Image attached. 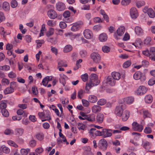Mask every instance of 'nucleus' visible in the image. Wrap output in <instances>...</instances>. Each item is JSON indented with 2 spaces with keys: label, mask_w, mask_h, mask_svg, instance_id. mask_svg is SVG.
Wrapping results in <instances>:
<instances>
[{
  "label": "nucleus",
  "mask_w": 155,
  "mask_h": 155,
  "mask_svg": "<svg viewBox=\"0 0 155 155\" xmlns=\"http://www.w3.org/2000/svg\"><path fill=\"white\" fill-rule=\"evenodd\" d=\"M125 107L124 104H121L117 106L114 110L115 114L118 116L121 117Z\"/></svg>",
  "instance_id": "obj_1"
},
{
  "label": "nucleus",
  "mask_w": 155,
  "mask_h": 155,
  "mask_svg": "<svg viewBox=\"0 0 155 155\" xmlns=\"http://www.w3.org/2000/svg\"><path fill=\"white\" fill-rule=\"evenodd\" d=\"M89 82L92 84L93 86L98 85L100 83V81L98 80L97 76L95 74H92L90 76Z\"/></svg>",
  "instance_id": "obj_2"
},
{
  "label": "nucleus",
  "mask_w": 155,
  "mask_h": 155,
  "mask_svg": "<svg viewBox=\"0 0 155 155\" xmlns=\"http://www.w3.org/2000/svg\"><path fill=\"white\" fill-rule=\"evenodd\" d=\"M107 143L106 140L104 139H102L100 140L98 143V147L101 149L105 150H106L107 147Z\"/></svg>",
  "instance_id": "obj_3"
},
{
  "label": "nucleus",
  "mask_w": 155,
  "mask_h": 155,
  "mask_svg": "<svg viewBox=\"0 0 155 155\" xmlns=\"http://www.w3.org/2000/svg\"><path fill=\"white\" fill-rule=\"evenodd\" d=\"M125 30V27L123 26H120L117 29L116 32L114 34V37L117 39H119L117 35L119 36H122L124 33Z\"/></svg>",
  "instance_id": "obj_4"
},
{
  "label": "nucleus",
  "mask_w": 155,
  "mask_h": 155,
  "mask_svg": "<svg viewBox=\"0 0 155 155\" xmlns=\"http://www.w3.org/2000/svg\"><path fill=\"white\" fill-rule=\"evenodd\" d=\"M147 89L143 86H140L139 87L136 91V93L137 95H142L146 93Z\"/></svg>",
  "instance_id": "obj_5"
},
{
  "label": "nucleus",
  "mask_w": 155,
  "mask_h": 155,
  "mask_svg": "<svg viewBox=\"0 0 155 155\" xmlns=\"http://www.w3.org/2000/svg\"><path fill=\"white\" fill-rule=\"evenodd\" d=\"M91 58L96 63H98L100 61L101 57L100 55L97 53L93 52L91 54Z\"/></svg>",
  "instance_id": "obj_6"
},
{
  "label": "nucleus",
  "mask_w": 155,
  "mask_h": 155,
  "mask_svg": "<svg viewBox=\"0 0 155 155\" xmlns=\"http://www.w3.org/2000/svg\"><path fill=\"white\" fill-rule=\"evenodd\" d=\"M132 128L134 131L141 132L143 129V127L138 124L136 122H134L132 124Z\"/></svg>",
  "instance_id": "obj_7"
},
{
  "label": "nucleus",
  "mask_w": 155,
  "mask_h": 155,
  "mask_svg": "<svg viewBox=\"0 0 155 155\" xmlns=\"http://www.w3.org/2000/svg\"><path fill=\"white\" fill-rule=\"evenodd\" d=\"M134 78L136 80L141 79V80L145 79V77L143 74L140 71H137L134 74Z\"/></svg>",
  "instance_id": "obj_8"
},
{
  "label": "nucleus",
  "mask_w": 155,
  "mask_h": 155,
  "mask_svg": "<svg viewBox=\"0 0 155 155\" xmlns=\"http://www.w3.org/2000/svg\"><path fill=\"white\" fill-rule=\"evenodd\" d=\"M130 16L132 18H136L138 15V11L134 7H132L130 9Z\"/></svg>",
  "instance_id": "obj_9"
},
{
  "label": "nucleus",
  "mask_w": 155,
  "mask_h": 155,
  "mask_svg": "<svg viewBox=\"0 0 155 155\" xmlns=\"http://www.w3.org/2000/svg\"><path fill=\"white\" fill-rule=\"evenodd\" d=\"M83 25V22L81 21H78L75 23L72 26L71 28V30L72 31H76L78 30L81 26Z\"/></svg>",
  "instance_id": "obj_10"
},
{
  "label": "nucleus",
  "mask_w": 155,
  "mask_h": 155,
  "mask_svg": "<svg viewBox=\"0 0 155 155\" xmlns=\"http://www.w3.org/2000/svg\"><path fill=\"white\" fill-rule=\"evenodd\" d=\"M112 130L111 129H103V137L104 138L111 137L112 135Z\"/></svg>",
  "instance_id": "obj_11"
},
{
  "label": "nucleus",
  "mask_w": 155,
  "mask_h": 155,
  "mask_svg": "<svg viewBox=\"0 0 155 155\" xmlns=\"http://www.w3.org/2000/svg\"><path fill=\"white\" fill-rule=\"evenodd\" d=\"M48 16L51 19H54L57 17V14L55 11L53 9L49 10L47 13Z\"/></svg>",
  "instance_id": "obj_12"
},
{
  "label": "nucleus",
  "mask_w": 155,
  "mask_h": 155,
  "mask_svg": "<svg viewBox=\"0 0 155 155\" xmlns=\"http://www.w3.org/2000/svg\"><path fill=\"white\" fill-rule=\"evenodd\" d=\"M84 37L87 39H90L93 36L92 32L88 29H86L84 30Z\"/></svg>",
  "instance_id": "obj_13"
},
{
  "label": "nucleus",
  "mask_w": 155,
  "mask_h": 155,
  "mask_svg": "<svg viewBox=\"0 0 155 155\" xmlns=\"http://www.w3.org/2000/svg\"><path fill=\"white\" fill-rule=\"evenodd\" d=\"M107 83L110 86H113L115 84L116 81L111 76H109L107 79Z\"/></svg>",
  "instance_id": "obj_14"
},
{
  "label": "nucleus",
  "mask_w": 155,
  "mask_h": 155,
  "mask_svg": "<svg viewBox=\"0 0 155 155\" xmlns=\"http://www.w3.org/2000/svg\"><path fill=\"white\" fill-rule=\"evenodd\" d=\"M56 9L58 11L64 10L65 8L64 4L61 2H58L56 5Z\"/></svg>",
  "instance_id": "obj_15"
},
{
  "label": "nucleus",
  "mask_w": 155,
  "mask_h": 155,
  "mask_svg": "<svg viewBox=\"0 0 155 155\" xmlns=\"http://www.w3.org/2000/svg\"><path fill=\"white\" fill-rule=\"evenodd\" d=\"M24 129L21 128H16L15 130V134L18 137L21 136L24 134Z\"/></svg>",
  "instance_id": "obj_16"
},
{
  "label": "nucleus",
  "mask_w": 155,
  "mask_h": 155,
  "mask_svg": "<svg viewBox=\"0 0 155 155\" xmlns=\"http://www.w3.org/2000/svg\"><path fill=\"white\" fill-rule=\"evenodd\" d=\"M135 31L138 35H143V31L142 28L139 26H136L135 28Z\"/></svg>",
  "instance_id": "obj_17"
},
{
  "label": "nucleus",
  "mask_w": 155,
  "mask_h": 155,
  "mask_svg": "<svg viewBox=\"0 0 155 155\" xmlns=\"http://www.w3.org/2000/svg\"><path fill=\"white\" fill-rule=\"evenodd\" d=\"M150 58L152 60L155 61V48H150Z\"/></svg>",
  "instance_id": "obj_18"
},
{
  "label": "nucleus",
  "mask_w": 155,
  "mask_h": 155,
  "mask_svg": "<svg viewBox=\"0 0 155 155\" xmlns=\"http://www.w3.org/2000/svg\"><path fill=\"white\" fill-rule=\"evenodd\" d=\"M122 119L123 121H126L129 116V112L128 110L125 111L123 114H122Z\"/></svg>",
  "instance_id": "obj_19"
},
{
  "label": "nucleus",
  "mask_w": 155,
  "mask_h": 155,
  "mask_svg": "<svg viewBox=\"0 0 155 155\" xmlns=\"http://www.w3.org/2000/svg\"><path fill=\"white\" fill-rule=\"evenodd\" d=\"M2 8L5 11H9L10 9L9 3L7 2H4L2 4Z\"/></svg>",
  "instance_id": "obj_20"
},
{
  "label": "nucleus",
  "mask_w": 155,
  "mask_h": 155,
  "mask_svg": "<svg viewBox=\"0 0 155 155\" xmlns=\"http://www.w3.org/2000/svg\"><path fill=\"white\" fill-rule=\"evenodd\" d=\"M101 107L98 105H94L92 108V112L94 113L100 112L101 110Z\"/></svg>",
  "instance_id": "obj_21"
},
{
  "label": "nucleus",
  "mask_w": 155,
  "mask_h": 155,
  "mask_svg": "<svg viewBox=\"0 0 155 155\" xmlns=\"http://www.w3.org/2000/svg\"><path fill=\"white\" fill-rule=\"evenodd\" d=\"M104 118V114L100 113L97 114L96 117V120L98 123H101L103 121Z\"/></svg>",
  "instance_id": "obj_22"
},
{
  "label": "nucleus",
  "mask_w": 155,
  "mask_h": 155,
  "mask_svg": "<svg viewBox=\"0 0 155 155\" xmlns=\"http://www.w3.org/2000/svg\"><path fill=\"white\" fill-rule=\"evenodd\" d=\"M111 77L116 81L119 80L120 78V74L117 72H114L111 73Z\"/></svg>",
  "instance_id": "obj_23"
},
{
  "label": "nucleus",
  "mask_w": 155,
  "mask_h": 155,
  "mask_svg": "<svg viewBox=\"0 0 155 155\" xmlns=\"http://www.w3.org/2000/svg\"><path fill=\"white\" fill-rule=\"evenodd\" d=\"M50 112L48 110H45V116H44V119H42L41 121L44 122L45 121L48 120H49L51 119V117L50 115Z\"/></svg>",
  "instance_id": "obj_24"
},
{
  "label": "nucleus",
  "mask_w": 155,
  "mask_h": 155,
  "mask_svg": "<svg viewBox=\"0 0 155 155\" xmlns=\"http://www.w3.org/2000/svg\"><path fill=\"white\" fill-rule=\"evenodd\" d=\"M107 36L105 33H102L100 34L99 37V40L102 42L105 41L107 39Z\"/></svg>",
  "instance_id": "obj_25"
},
{
  "label": "nucleus",
  "mask_w": 155,
  "mask_h": 155,
  "mask_svg": "<svg viewBox=\"0 0 155 155\" xmlns=\"http://www.w3.org/2000/svg\"><path fill=\"white\" fill-rule=\"evenodd\" d=\"M88 100L89 102L92 103H95L97 100V97L94 95H90L88 97Z\"/></svg>",
  "instance_id": "obj_26"
},
{
  "label": "nucleus",
  "mask_w": 155,
  "mask_h": 155,
  "mask_svg": "<svg viewBox=\"0 0 155 155\" xmlns=\"http://www.w3.org/2000/svg\"><path fill=\"white\" fill-rule=\"evenodd\" d=\"M132 44L136 47L140 48L142 46V42L140 39H137L135 42L134 43H133Z\"/></svg>",
  "instance_id": "obj_27"
},
{
  "label": "nucleus",
  "mask_w": 155,
  "mask_h": 155,
  "mask_svg": "<svg viewBox=\"0 0 155 155\" xmlns=\"http://www.w3.org/2000/svg\"><path fill=\"white\" fill-rule=\"evenodd\" d=\"M36 138L39 140L42 141L44 138V135L41 132L37 133L35 135Z\"/></svg>",
  "instance_id": "obj_28"
},
{
  "label": "nucleus",
  "mask_w": 155,
  "mask_h": 155,
  "mask_svg": "<svg viewBox=\"0 0 155 155\" xmlns=\"http://www.w3.org/2000/svg\"><path fill=\"white\" fill-rule=\"evenodd\" d=\"M153 100V97L150 95H148L145 97V101L147 103H150Z\"/></svg>",
  "instance_id": "obj_29"
},
{
  "label": "nucleus",
  "mask_w": 155,
  "mask_h": 155,
  "mask_svg": "<svg viewBox=\"0 0 155 155\" xmlns=\"http://www.w3.org/2000/svg\"><path fill=\"white\" fill-rule=\"evenodd\" d=\"M14 91V88H12L11 87H7L4 90V93L5 94L12 93H13Z\"/></svg>",
  "instance_id": "obj_30"
},
{
  "label": "nucleus",
  "mask_w": 155,
  "mask_h": 155,
  "mask_svg": "<svg viewBox=\"0 0 155 155\" xmlns=\"http://www.w3.org/2000/svg\"><path fill=\"white\" fill-rule=\"evenodd\" d=\"M86 117L87 120L91 122L94 121L95 120V116L93 114L87 115Z\"/></svg>",
  "instance_id": "obj_31"
},
{
  "label": "nucleus",
  "mask_w": 155,
  "mask_h": 155,
  "mask_svg": "<svg viewBox=\"0 0 155 155\" xmlns=\"http://www.w3.org/2000/svg\"><path fill=\"white\" fill-rule=\"evenodd\" d=\"M72 48L71 45H68L64 47L63 51L64 53L68 52L71 51Z\"/></svg>",
  "instance_id": "obj_32"
},
{
  "label": "nucleus",
  "mask_w": 155,
  "mask_h": 155,
  "mask_svg": "<svg viewBox=\"0 0 155 155\" xmlns=\"http://www.w3.org/2000/svg\"><path fill=\"white\" fill-rule=\"evenodd\" d=\"M93 85L91 83L89 82L86 84L85 86V90L87 93H90V89L93 87Z\"/></svg>",
  "instance_id": "obj_33"
},
{
  "label": "nucleus",
  "mask_w": 155,
  "mask_h": 155,
  "mask_svg": "<svg viewBox=\"0 0 155 155\" xmlns=\"http://www.w3.org/2000/svg\"><path fill=\"white\" fill-rule=\"evenodd\" d=\"M126 102L128 104H130L132 103L134 101V98L133 97H128L125 99Z\"/></svg>",
  "instance_id": "obj_34"
},
{
  "label": "nucleus",
  "mask_w": 155,
  "mask_h": 155,
  "mask_svg": "<svg viewBox=\"0 0 155 155\" xmlns=\"http://www.w3.org/2000/svg\"><path fill=\"white\" fill-rule=\"evenodd\" d=\"M85 93V91L84 90L82 89L80 90L78 93V98L81 99Z\"/></svg>",
  "instance_id": "obj_35"
},
{
  "label": "nucleus",
  "mask_w": 155,
  "mask_h": 155,
  "mask_svg": "<svg viewBox=\"0 0 155 155\" xmlns=\"http://www.w3.org/2000/svg\"><path fill=\"white\" fill-rule=\"evenodd\" d=\"M149 16L152 18H153L155 17V13L153 9L150 8H149V11L147 13Z\"/></svg>",
  "instance_id": "obj_36"
},
{
  "label": "nucleus",
  "mask_w": 155,
  "mask_h": 155,
  "mask_svg": "<svg viewBox=\"0 0 155 155\" xmlns=\"http://www.w3.org/2000/svg\"><path fill=\"white\" fill-rule=\"evenodd\" d=\"M66 78V76L64 75H63L60 76V78L59 79V82L60 83H61L64 86L65 84V78Z\"/></svg>",
  "instance_id": "obj_37"
},
{
  "label": "nucleus",
  "mask_w": 155,
  "mask_h": 155,
  "mask_svg": "<svg viewBox=\"0 0 155 155\" xmlns=\"http://www.w3.org/2000/svg\"><path fill=\"white\" fill-rule=\"evenodd\" d=\"M1 112L2 115L5 117H8L9 116V113L6 109H2L1 110Z\"/></svg>",
  "instance_id": "obj_38"
},
{
  "label": "nucleus",
  "mask_w": 155,
  "mask_h": 155,
  "mask_svg": "<svg viewBox=\"0 0 155 155\" xmlns=\"http://www.w3.org/2000/svg\"><path fill=\"white\" fill-rule=\"evenodd\" d=\"M30 152V150L28 148L27 149H22L21 150V152L22 155H27L28 153Z\"/></svg>",
  "instance_id": "obj_39"
},
{
  "label": "nucleus",
  "mask_w": 155,
  "mask_h": 155,
  "mask_svg": "<svg viewBox=\"0 0 155 155\" xmlns=\"http://www.w3.org/2000/svg\"><path fill=\"white\" fill-rule=\"evenodd\" d=\"M67 66V64H66L65 61H61L58 62V68L61 67H66Z\"/></svg>",
  "instance_id": "obj_40"
},
{
  "label": "nucleus",
  "mask_w": 155,
  "mask_h": 155,
  "mask_svg": "<svg viewBox=\"0 0 155 155\" xmlns=\"http://www.w3.org/2000/svg\"><path fill=\"white\" fill-rule=\"evenodd\" d=\"M131 2V0H122L121 3L122 5L124 6H127Z\"/></svg>",
  "instance_id": "obj_41"
},
{
  "label": "nucleus",
  "mask_w": 155,
  "mask_h": 155,
  "mask_svg": "<svg viewBox=\"0 0 155 155\" xmlns=\"http://www.w3.org/2000/svg\"><path fill=\"white\" fill-rule=\"evenodd\" d=\"M35 42L37 44V47L39 48L41 46L42 44L44 43L45 41L43 40H37Z\"/></svg>",
  "instance_id": "obj_42"
},
{
  "label": "nucleus",
  "mask_w": 155,
  "mask_h": 155,
  "mask_svg": "<svg viewBox=\"0 0 155 155\" xmlns=\"http://www.w3.org/2000/svg\"><path fill=\"white\" fill-rule=\"evenodd\" d=\"M54 33V29L53 28H49V30L47 32L46 35L47 37H49L53 35Z\"/></svg>",
  "instance_id": "obj_43"
},
{
  "label": "nucleus",
  "mask_w": 155,
  "mask_h": 155,
  "mask_svg": "<svg viewBox=\"0 0 155 155\" xmlns=\"http://www.w3.org/2000/svg\"><path fill=\"white\" fill-rule=\"evenodd\" d=\"M4 134L6 135H12L14 134V132L12 130L7 128L5 131Z\"/></svg>",
  "instance_id": "obj_44"
},
{
  "label": "nucleus",
  "mask_w": 155,
  "mask_h": 155,
  "mask_svg": "<svg viewBox=\"0 0 155 155\" xmlns=\"http://www.w3.org/2000/svg\"><path fill=\"white\" fill-rule=\"evenodd\" d=\"M10 5L12 8H15L18 5L17 2L15 0H12L10 3Z\"/></svg>",
  "instance_id": "obj_45"
},
{
  "label": "nucleus",
  "mask_w": 155,
  "mask_h": 155,
  "mask_svg": "<svg viewBox=\"0 0 155 155\" xmlns=\"http://www.w3.org/2000/svg\"><path fill=\"white\" fill-rule=\"evenodd\" d=\"M143 147L146 150H148L150 147V143L148 141H146L143 143Z\"/></svg>",
  "instance_id": "obj_46"
},
{
  "label": "nucleus",
  "mask_w": 155,
  "mask_h": 155,
  "mask_svg": "<svg viewBox=\"0 0 155 155\" xmlns=\"http://www.w3.org/2000/svg\"><path fill=\"white\" fill-rule=\"evenodd\" d=\"M145 4V2L143 1H138L136 2V5L137 7L139 8Z\"/></svg>",
  "instance_id": "obj_47"
},
{
  "label": "nucleus",
  "mask_w": 155,
  "mask_h": 155,
  "mask_svg": "<svg viewBox=\"0 0 155 155\" xmlns=\"http://www.w3.org/2000/svg\"><path fill=\"white\" fill-rule=\"evenodd\" d=\"M7 105L6 103L5 102L3 101H1L0 103V109H6L5 108L7 107Z\"/></svg>",
  "instance_id": "obj_48"
},
{
  "label": "nucleus",
  "mask_w": 155,
  "mask_h": 155,
  "mask_svg": "<svg viewBox=\"0 0 155 155\" xmlns=\"http://www.w3.org/2000/svg\"><path fill=\"white\" fill-rule=\"evenodd\" d=\"M2 148L3 152L5 153H8L10 152V149L6 147L2 146Z\"/></svg>",
  "instance_id": "obj_49"
},
{
  "label": "nucleus",
  "mask_w": 155,
  "mask_h": 155,
  "mask_svg": "<svg viewBox=\"0 0 155 155\" xmlns=\"http://www.w3.org/2000/svg\"><path fill=\"white\" fill-rule=\"evenodd\" d=\"M143 114L144 118L150 117L151 116V114L149 113L147 111H143Z\"/></svg>",
  "instance_id": "obj_50"
},
{
  "label": "nucleus",
  "mask_w": 155,
  "mask_h": 155,
  "mask_svg": "<svg viewBox=\"0 0 155 155\" xmlns=\"http://www.w3.org/2000/svg\"><path fill=\"white\" fill-rule=\"evenodd\" d=\"M81 78L84 82L87 81L88 78V76L87 73L83 74L81 76Z\"/></svg>",
  "instance_id": "obj_51"
},
{
  "label": "nucleus",
  "mask_w": 155,
  "mask_h": 155,
  "mask_svg": "<svg viewBox=\"0 0 155 155\" xmlns=\"http://www.w3.org/2000/svg\"><path fill=\"white\" fill-rule=\"evenodd\" d=\"M8 76L9 78L12 79L15 78L16 77V75L13 71H11L8 74Z\"/></svg>",
  "instance_id": "obj_52"
},
{
  "label": "nucleus",
  "mask_w": 155,
  "mask_h": 155,
  "mask_svg": "<svg viewBox=\"0 0 155 155\" xmlns=\"http://www.w3.org/2000/svg\"><path fill=\"white\" fill-rule=\"evenodd\" d=\"M2 82L4 85H8L10 83V81L7 78H3L2 80Z\"/></svg>",
  "instance_id": "obj_53"
},
{
  "label": "nucleus",
  "mask_w": 155,
  "mask_h": 155,
  "mask_svg": "<svg viewBox=\"0 0 155 155\" xmlns=\"http://www.w3.org/2000/svg\"><path fill=\"white\" fill-rule=\"evenodd\" d=\"M106 100L104 99H100L98 100L97 103L98 105L102 106L104 105L106 103Z\"/></svg>",
  "instance_id": "obj_54"
},
{
  "label": "nucleus",
  "mask_w": 155,
  "mask_h": 155,
  "mask_svg": "<svg viewBox=\"0 0 155 155\" xmlns=\"http://www.w3.org/2000/svg\"><path fill=\"white\" fill-rule=\"evenodd\" d=\"M131 64V62L130 60H128L125 62L123 64V67L125 68H126L129 66Z\"/></svg>",
  "instance_id": "obj_55"
},
{
  "label": "nucleus",
  "mask_w": 155,
  "mask_h": 155,
  "mask_svg": "<svg viewBox=\"0 0 155 155\" xmlns=\"http://www.w3.org/2000/svg\"><path fill=\"white\" fill-rule=\"evenodd\" d=\"M47 24L50 27H53L56 25L55 22L53 20H48L47 21Z\"/></svg>",
  "instance_id": "obj_56"
},
{
  "label": "nucleus",
  "mask_w": 155,
  "mask_h": 155,
  "mask_svg": "<svg viewBox=\"0 0 155 155\" xmlns=\"http://www.w3.org/2000/svg\"><path fill=\"white\" fill-rule=\"evenodd\" d=\"M8 143L10 146H13L15 147H17L18 146L14 141L9 140L8 141Z\"/></svg>",
  "instance_id": "obj_57"
},
{
  "label": "nucleus",
  "mask_w": 155,
  "mask_h": 155,
  "mask_svg": "<svg viewBox=\"0 0 155 155\" xmlns=\"http://www.w3.org/2000/svg\"><path fill=\"white\" fill-rule=\"evenodd\" d=\"M102 50L104 52L108 53L110 51V48L109 47L104 46L102 47Z\"/></svg>",
  "instance_id": "obj_58"
},
{
  "label": "nucleus",
  "mask_w": 155,
  "mask_h": 155,
  "mask_svg": "<svg viewBox=\"0 0 155 155\" xmlns=\"http://www.w3.org/2000/svg\"><path fill=\"white\" fill-rule=\"evenodd\" d=\"M5 20V17L4 16V13L2 12H0V23L4 21Z\"/></svg>",
  "instance_id": "obj_59"
},
{
  "label": "nucleus",
  "mask_w": 155,
  "mask_h": 155,
  "mask_svg": "<svg viewBox=\"0 0 155 155\" xmlns=\"http://www.w3.org/2000/svg\"><path fill=\"white\" fill-rule=\"evenodd\" d=\"M10 68V67L8 65H4L0 66V69L4 71H8Z\"/></svg>",
  "instance_id": "obj_60"
},
{
  "label": "nucleus",
  "mask_w": 155,
  "mask_h": 155,
  "mask_svg": "<svg viewBox=\"0 0 155 155\" xmlns=\"http://www.w3.org/2000/svg\"><path fill=\"white\" fill-rule=\"evenodd\" d=\"M151 39L150 37H148L144 40V43L146 45H148L150 44L151 41Z\"/></svg>",
  "instance_id": "obj_61"
},
{
  "label": "nucleus",
  "mask_w": 155,
  "mask_h": 155,
  "mask_svg": "<svg viewBox=\"0 0 155 155\" xmlns=\"http://www.w3.org/2000/svg\"><path fill=\"white\" fill-rule=\"evenodd\" d=\"M78 128L79 130H84L85 128V126L84 124L81 123H78Z\"/></svg>",
  "instance_id": "obj_62"
},
{
  "label": "nucleus",
  "mask_w": 155,
  "mask_h": 155,
  "mask_svg": "<svg viewBox=\"0 0 155 155\" xmlns=\"http://www.w3.org/2000/svg\"><path fill=\"white\" fill-rule=\"evenodd\" d=\"M29 145L32 147H35L36 145V141L34 140H31L29 143Z\"/></svg>",
  "instance_id": "obj_63"
},
{
  "label": "nucleus",
  "mask_w": 155,
  "mask_h": 155,
  "mask_svg": "<svg viewBox=\"0 0 155 155\" xmlns=\"http://www.w3.org/2000/svg\"><path fill=\"white\" fill-rule=\"evenodd\" d=\"M155 83V79L151 78L149 80L148 84L149 85L152 86Z\"/></svg>",
  "instance_id": "obj_64"
}]
</instances>
